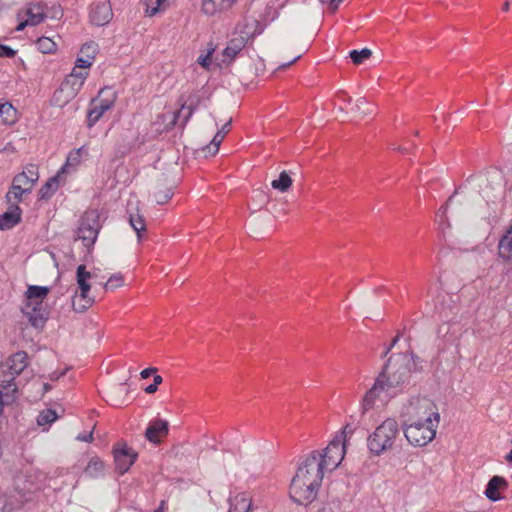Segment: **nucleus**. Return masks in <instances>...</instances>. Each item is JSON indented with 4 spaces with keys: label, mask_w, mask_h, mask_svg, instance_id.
Returning <instances> with one entry per match:
<instances>
[{
    "label": "nucleus",
    "mask_w": 512,
    "mask_h": 512,
    "mask_svg": "<svg viewBox=\"0 0 512 512\" xmlns=\"http://www.w3.org/2000/svg\"><path fill=\"white\" fill-rule=\"evenodd\" d=\"M345 431L337 434L323 450L303 456L289 487L290 498L298 504L312 503L318 495L326 472L334 471L346 454Z\"/></svg>",
    "instance_id": "1"
},
{
    "label": "nucleus",
    "mask_w": 512,
    "mask_h": 512,
    "mask_svg": "<svg viewBox=\"0 0 512 512\" xmlns=\"http://www.w3.org/2000/svg\"><path fill=\"white\" fill-rule=\"evenodd\" d=\"M417 360L418 357L412 352L394 354L379 375L398 391L409 382L412 371L416 370Z\"/></svg>",
    "instance_id": "2"
},
{
    "label": "nucleus",
    "mask_w": 512,
    "mask_h": 512,
    "mask_svg": "<svg viewBox=\"0 0 512 512\" xmlns=\"http://www.w3.org/2000/svg\"><path fill=\"white\" fill-rule=\"evenodd\" d=\"M48 293L49 288L43 286H29L26 292V301L22 312L30 324L37 329L43 328L48 318V311L44 304Z\"/></svg>",
    "instance_id": "3"
},
{
    "label": "nucleus",
    "mask_w": 512,
    "mask_h": 512,
    "mask_svg": "<svg viewBox=\"0 0 512 512\" xmlns=\"http://www.w3.org/2000/svg\"><path fill=\"white\" fill-rule=\"evenodd\" d=\"M399 416L402 423L440 418L436 404L429 398L421 396H412L403 402L399 410Z\"/></svg>",
    "instance_id": "4"
},
{
    "label": "nucleus",
    "mask_w": 512,
    "mask_h": 512,
    "mask_svg": "<svg viewBox=\"0 0 512 512\" xmlns=\"http://www.w3.org/2000/svg\"><path fill=\"white\" fill-rule=\"evenodd\" d=\"M399 434L398 422L394 418H387L368 437V448L375 455L392 450Z\"/></svg>",
    "instance_id": "5"
},
{
    "label": "nucleus",
    "mask_w": 512,
    "mask_h": 512,
    "mask_svg": "<svg viewBox=\"0 0 512 512\" xmlns=\"http://www.w3.org/2000/svg\"><path fill=\"white\" fill-rule=\"evenodd\" d=\"M97 278L94 271L87 270L85 265L76 269L77 290L72 298V307L76 312H84L92 306L95 297L91 294V281Z\"/></svg>",
    "instance_id": "6"
},
{
    "label": "nucleus",
    "mask_w": 512,
    "mask_h": 512,
    "mask_svg": "<svg viewBox=\"0 0 512 512\" xmlns=\"http://www.w3.org/2000/svg\"><path fill=\"white\" fill-rule=\"evenodd\" d=\"M440 418L420 420L411 423H402L403 432L407 441L415 447H423L430 443L436 436Z\"/></svg>",
    "instance_id": "7"
},
{
    "label": "nucleus",
    "mask_w": 512,
    "mask_h": 512,
    "mask_svg": "<svg viewBox=\"0 0 512 512\" xmlns=\"http://www.w3.org/2000/svg\"><path fill=\"white\" fill-rule=\"evenodd\" d=\"M87 76V71H77L73 69L61 83L60 87L54 92L51 98V104L60 108L66 106L77 96Z\"/></svg>",
    "instance_id": "8"
},
{
    "label": "nucleus",
    "mask_w": 512,
    "mask_h": 512,
    "mask_svg": "<svg viewBox=\"0 0 512 512\" xmlns=\"http://www.w3.org/2000/svg\"><path fill=\"white\" fill-rule=\"evenodd\" d=\"M101 227L99 211L89 209L79 219L75 232L76 239L80 240L87 250H90L97 240Z\"/></svg>",
    "instance_id": "9"
},
{
    "label": "nucleus",
    "mask_w": 512,
    "mask_h": 512,
    "mask_svg": "<svg viewBox=\"0 0 512 512\" xmlns=\"http://www.w3.org/2000/svg\"><path fill=\"white\" fill-rule=\"evenodd\" d=\"M396 393L397 391L378 375L373 386L363 396L361 402L362 413H366L377 405H385Z\"/></svg>",
    "instance_id": "10"
},
{
    "label": "nucleus",
    "mask_w": 512,
    "mask_h": 512,
    "mask_svg": "<svg viewBox=\"0 0 512 512\" xmlns=\"http://www.w3.org/2000/svg\"><path fill=\"white\" fill-rule=\"evenodd\" d=\"M116 101V93L111 88L100 90L98 96L92 100L87 115V125L92 127L100 120L103 114L111 109Z\"/></svg>",
    "instance_id": "11"
},
{
    "label": "nucleus",
    "mask_w": 512,
    "mask_h": 512,
    "mask_svg": "<svg viewBox=\"0 0 512 512\" xmlns=\"http://www.w3.org/2000/svg\"><path fill=\"white\" fill-rule=\"evenodd\" d=\"M28 365V355L24 351H19L11 355L1 366L0 369L4 370L6 377H11L14 382L16 376H18Z\"/></svg>",
    "instance_id": "12"
},
{
    "label": "nucleus",
    "mask_w": 512,
    "mask_h": 512,
    "mask_svg": "<svg viewBox=\"0 0 512 512\" xmlns=\"http://www.w3.org/2000/svg\"><path fill=\"white\" fill-rule=\"evenodd\" d=\"M136 458L137 453L130 449L125 443H119L114 448L115 464L120 474L127 472Z\"/></svg>",
    "instance_id": "13"
},
{
    "label": "nucleus",
    "mask_w": 512,
    "mask_h": 512,
    "mask_svg": "<svg viewBox=\"0 0 512 512\" xmlns=\"http://www.w3.org/2000/svg\"><path fill=\"white\" fill-rule=\"evenodd\" d=\"M17 385L12 382L11 377L4 375V370L0 369V414L5 405L13 403L16 399Z\"/></svg>",
    "instance_id": "14"
},
{
    "label": "nucleus",
    "mask_w": 512,
    "mask_h": 512,
    "mask_svg": "<svg viewBox=\"0 0 512 512\" xmlns=\"http://www.w3.org/2000/svg\"><path fill=\"white\" fill-rule=\"evenodd\" d=\"M97 52L98 45L96 43L90 42L84 44L73 69H76L77 71H87V69L91 67Z\"/></svg>",
    "instance_id": "15"
},
{
    "label": "nucleus",
    "mask_w": 512,
    "mask_h": 512,
    "mask_svg": "<svg viewBox=\"0 0 512 512\" xmlns=\"http://www.w3.org/2000/svg\"><path fill=\"white\" fill-rule=\"evenodd\" d=\"M263 29L264 25L252 15L246 16L243 23L237 26V32L239 35L244 36L247 41L260 34Z\"/></svg>",
    "instance_id": "16"
},
{
    "label": "nucleus",
    "mask_w": 512,
    "mask_h": 512,
    "mask_svg": "<svg viewBox=\"0 0 512 512\" xmlns=\"http://www.w3.org/2000/svg\"><path fill=\"white\" fill-rule=\"evenodd\" d=\"M508 488V482L502 476L495 475L493 476L484 491V495L490 501H499L502 499L501 492L505 491Z\"/></svg>",
    "instance_id": "17"
},
{
    "label": "nucleus",
    "mask_w": 512,
    "mask_h": 512,
    "mask_svg": "<svg viewBox=\"0 0 512 512\" xmlns=\"http://www.w3.org/2000/svg\"><path fill=\"white\" fill-rule=\"evenodd\" d=\"M39 179V174L35 166L31 165L22 173L17 174L13 181L18 187L23 188L24 191L31 193L35 183Z\"/></svg>",
    "instance_id": "18"
},
{
    "label": "nucleus",
    "mask_w": 512,
    "mask_h": 512,
    "mask_svg": "<svg viewBox=\"0 0 512 512\" xmlns=\"http://www.w3.org/2000/svg\"><path fill=\"white\" fill-rule=\"evenodd\" d=\"M113 12L108 3L96 4L90 12V20L96 26H104L112 19Z\"/></svg>",
    "instance_id": "19"
},
{
    "label": "nucleus",
    "mask_w": 512,
    "mask_h": 512,
    "mask_svg": "<svg viewBox=\"0 0 512 512\" xmlns=\"http://www.w3.org/2000/svg\"><path fill=\"white\" fill-rule=\"evenodd\" d=\"M247 43L248 41L244 36L237 35L232 37L229 40L226 48L223 50L224 59L222 61L229 64L236 57V55L242 51Z\"/></svg>",
    "instance_id": "20"
},
{
    "label": "nucleus",
    "mask_w": 512,
    "mask_h": 512,
    "mask_svg": "<svg viewBox=\"0 0 512 512\" xmlns=\"http://www.w3.org/2000/svg\"><path fill=\"white\" fill-rule=\"evenodd\" d=\"M497 248L498 257L504 263L512 265V225L500 238Z\"/></svg>",
    "instance_id": "21"
},
{
    "label": "nucleus",
    "mask_w": 512,
    "mask_h": 512,
    "mask_svg": "<svg viewBox=\"0 0 512 512\" xmlns=\"http://www.w3.org/2000/svg\"><path fill=\"white\" fill-rule=\"evenodd\" d=\"M21 220V209L18 205H9L8 210L0 215V229L8 230Z\"/></svg>",
    "instance_id": "22"
},
{
    "label": "nucleus",
    "mask_w": 512,
    "mask_h": 512,
    "mask_svg": "<svg viewBox=\"0 0 512 512\" xmlns=\"http://www.w3.org/2000/svg\"><path fill=\"white\" fill-rule=\"evenodd\" d=\"M236 0H203L202 11L208 16H214L228 10Z\"/></svg>",
    "instance_id": "23"
},
{
    "label": "nucleus",
    "mask_w": 512,
    "mask_h": 512,
    "mask_svg": "<svg viewBox=\"0 0 512 512\" xmlns=\"http://www.w3.org/2000/svg\"><path fill=\"white\" fill-rule=\"evenodd\" d=\"M168 434V422L158 419L154 421L146 430V438L152 443H159L161 437Z\"/></svg>",
    "instance_id": "24"
},
{
    "label": "nucleus",
    "mask_w": 512,
    "mask_h": 512,
    "mask_svg": "<svg viewBox=\"0 0 512 512\" xmlns=\"http://www.w3.org/2000/svg\"><path fill=\"white\" fill-rule=\"evenodd\" d=\"M251 506V496L246 492H241L231 498L228 512H249Z\"/></svg>",
    "instance_id": "25"
},
{
    "label": "nucleus",
    "mask_w": 512,
    "mask_h": 512,
    "mask_svg": "<svg viewBox=\"0 0 512 512\" xmlns=\"http://www.w3.org/2000/svg\"><path fill=\"white\" fill-rule=\"evenodd\" d=\"M89 151L86 146H82L76 150H72L67 157L65 165L62 167L60 174L68 172L69 168H76L82 161V158L88 156Z\"/></svg>",
    "instance_id": "26"
},
{
    "label": "nucleus",
    "mask_w": 512,
    "mask_h": 512,
    "mask_svg": "<svg viewBox=\"0 0 512 512\" xmlns=\"http://www.w3.org/2000/svg\"><path fill=\"white\" fill-rule=\"evenodd\" d=\"M26 501L23 494L20 492L11 493L9 495L3 496V511L12 512L14 510L20 509L24 502Z\"/></svg>",
    "instance_id": "27"
},
{
    "label": "nucleus",
    "mask_w": 512,
    "mask_h": 512,
    "mask_svg": "<svg viewBox=\"0 0 512 512\" xmlns=\"http://www.w3.org/2000/svg\"><path fill=\"white\" fill-rule=\"evenodd\" d=\"M180 101H182L181 108L177 112L174 113L172 124H175L176 119L185 110H186V114L184 117V122L186 123L189 120V118L192 116L193 111L196 107V104L198 103V99L192 95L188 96L186 100H184V97L182 96L180 98Z\"/></svg>",
    "instance_id": "28"
},
{
    "label": "nucleus",
    "mask_w": 512,
    "mask_h": 512,
    "mask_svg": "<svg viewBox=\"0 0 512 512\" xmlns=\"http://www.w3.org/2000/svg\"><path fill=\"white\" fill-rule=\"evenodd\" d=\"M0 117L3 124L13 125L17 121V110L10 103H0Z\"/></svg>",
    "instance_id": "29"
},
{
    "label": "nucleus",
    "mask_w": 512,
    "mask_h": 512,
    "mask_svg": "<svg viewBox=\"0 0 512 512\" xmlns=\"http://www.w3.org/2000/svg\"><path fill=\"white\" fill-rule=\"evenodd\" d=\"M225 136L222 135V133H219L217 131V133L214 135L213 139L211 140L210 144H208L207 146L203 147L201 150H200V153L203 154V157H208V156H213V155H216L219 151V147L222 143V141L224 140Z\"/></svg>",
    "instance_id": "30"
},
{
    "label": "nucleus",
    "mask_w": 512,
    "mask_h": 512,
    "mask_svg": "<svg viewBox=\"0 0 512 512\" xmlns=\"http://www.w3.org/2000/svg\"><path fill=\"white\" fill-rule=\"evenodd\" d=\"M292 184L293 180L286 171H282L279 178L271 182V186L282 193L287 192Z\"/></svg>",
    "instance_id": "31"
},
{
    "label": "nucleus",
    "mask_w": 512,
    "mask_h": 512,
    "mask_svg": "<svg viewBox=\"0 0 512 512\" xmlns=\"http://www.w3.org/2000/svg\"><path fill=\"white\" fill-rule=\"evenodd\" d=\"M26 194L29 193L12 182L11 188L6 194L7 203L9 205H18V203L22 201L23 196Z\"/></svg>",
    "instance_id": "32"
},
{
    "label": "nucleus",
    "mask_w": 512,
    "mask_h": 512,
    "mask_svg": "<svg viewBox=\"0 0 512 512\" xmlns=\"http://www.w3.org/2000/svg\"><path fill=\"white\" fill-rule=\"evenodd\" d=\"M105 291H113L125 285V277L122 273L112 274L105 283H101Z\"/></svg>",
    "instance_id": "33"
},
{
    "label": "nucleus",
    "mask_w": 512,
    "mask_h": 512,
    "mask_svg": "<svg viewBox=\"0 0 512 512\" xmlns=\"http://www.w3.org/2000/svg\"><path fill=\"white\" fill-rule=\"evenodd\" d=\"M103 470H104L103 462L99 458L93 457L88 462L84 472L89 477L95 478V477H98L99 475H101L103 473Z\"/></svg>",
    "instance_id": "34"
},
{
    "label": "nucleus",
    "mask_w": 512,
    "mask_h": 512,
    "mask_svg": "<svg viewBox=\"0 0 512 512\" xmlns=\"http://www.w3.org/2000/svg\"><path fill=\"white\" fill-rule=\"evenodd\" d=\"M60 173H58L55 177L49 179L44 186L39 190L40 199H48L54 193V191L58 188V179L60 177Z\"/></svg>",
    "instance_id": "35"
},
{
    "label": "nucleus",
    "mask_w": 512,
    "mask_h": 512,
    "mask_svg": "<svg viewBox=\"0 0 512 512\" xmlns=\"http://www.w3.org/2000/svg\"><path fill=\"white\" fill-rule=\"evenodd\" d=\"M173 195V188L172 187H166L164 185H158L154 192V198L155 201L163 205L167 203Z\"/></svg>",
    "instance_id": "36"
},
{
    "label": "nucleus",
    "mask_w": 512,
    "mask_h": 512,
    "mask_svg": "<svg viewBox=\"0 0 512 512\" xmlns=\"http://www.w3.org/2000/svg\"><path fill=\"white\" fill-rule=\"evenodd\" d=\"M214 51L215 48L212 45H209L206 52L201 53L197 58V63L206 71H209L212 67V56Z\"/></svg>",
    "instance_id": "37"
},
{
    "label": "nucleus",
    "mask_w": 512,
    "mask_h": 512,
    "mask_svg": "<svg viewBox=\"0 0 512 512\" xmlns=\"http://www.w3.org/2000/svg\"><path fill=\"white\" fill-rule=\"evenodd\" d=\"M129 222L131 227L136 231L138 238H140V233L146 230V223L143 216L138 213H131L129 215Z\"/></svg>",
    "instance_id": "38"
},
{
    "label": "nucleus",
    "mask_w": 512,
    "mask_h": 512,
    "mask_svg": "<svg viewBox=\"0 0 512 512\" xmlns=\"http://www.w3.org/2000/svg\"><path fill=\"white\" fill-rule=\"evenodd\" d=\"M58 418L56 411L52 409H46L42 411L37 417V423L39 426H45L53 423Z\"/></svg>",
    "instance_id": "39"
},
{
    "label": "nucleus",
    "mask_w": 512,
    "mask_h": 512,
    "mask_svg": "<svg viewBox=\"0 0 512 512\" xmlns=\"http://www.w3.org/2000/svg\"><path fill=\"white\" fill-rule=\"evenodd\" d=\"M27 16H28V23H30V26H36L38 25L39 23H41L44 18H45V15L44 13L40 10V8H35V7H30L28 10H27Z\"/></svg>",
    "instance_id": "40"
},
{
    "label": "nucleus",
    "mask_w": 512,
    "mask_h": 512,
    "mask_svg": "<svg viewBox=\"0 0 512 512\" xmlns=\"http://www.w3.org/2000/svg\"><path fill=\"white\" fill-rule=\"evenodd\" d=\"M167 0H151L146 2V13L149 16H154L158 12L165 10Z\"/></svg>",
    "instance_id": "41"
},
{
    "label": "nucleus",
    "mask_w": 512,
    "mask_h": 512,
    "mask_svg": "<svg viewBox=\"0 0 512 512\" xmlns=\"http://www.w3.org/2000/svg\"><path fill=\"white\" fill-rule=\"evenodd\" d=\"M36 44L42 53H52L56 50V43L48 37L39 38Z\"/></svg>",
    "instance_id": "42"
},
{
    "label": "nucleus",
    "mask_w": 512,
    "mask_h": 512,
    "mask_svg": "<svg viewBox=\"0 0 512 512\" xmlns=\"http://www.w3.org/2000/svg\"><path fill=\"white\" fill-rule=\"evenodd\" d=\"M372 55V51L368 48H363L362 50H353L350 52V58L353 63L356 65L361 64L364 60L369 59Z\"/></svg>",
    "instance_id": "43"
},
{
    "label": "nucleus",
    "mask_w": 512,
    "mask_h": 512,
    "mask_svg": "<svg viewBox=\"0 0 512 512\" xmlns=\"http://www.w3.org/2000/svg\"><path fill=\"white\" fill-rule=\"evenodd\" d=\"M15 54H16L15 50H13L12 48H10L8 46L0 44V57L12 58L15 56Z\"/></svg>",
    "instance_id": "44"
},
{
    "label": "nucleus",
    "mask_w": 512,
    "mask_h": 512,
    "mask_svg": "<svg viewBox=\"0 0 512 512\" xmlns=\"http://www.w3.org/2000/svg\"><path fill=\"white\" fill-rule=\"evenodd\" d=\"M157 372V369L155 367H149V368H146L144 370L141 371L140 373V377L142 379H147L149 378L151 375H154L156 374Z\"/></svg>",
    "instance_id": "45"
},
{
    "label": "nucleus",
    "mask_w": 512,
    "mask_h": 512,
    "mask_svg": "<svg viewBox=\"0 0 512 512\" xmlns=\"http://www.w3.org/2000/svg\"><path fill=\"white\" fill-rule=\"evenodd\" d=\"M437 216H439L441 218V222H446L447 221V206H442L438 213H437Z\"/></svg>",
    "instance_id": "46"
},
{
    "label": "nucleus",
    "mask_w": 512,
    "mask_h": 512,
    "mask_svg": "<svg viewBox=\"0 0 512 512\" xmlns=\"http://www.w3.org/2000/svg\"><path fill=\"white\" fill-rule=\"evenodd\" d=\"M77 440L83 441V442H89V443L92 442L94 440L93 431H91L87 435H78Z\"/></svg>",
    "instance_id": "47"
},
{
    "label": "nucleus",
    "mask_w": 512,
    "mask_h": 512,
    "mask_svg": "<svg viewBox=\"0 0 512 512\" xmlns=\"http://www.w3.org/2000/svg\"><path fill=\"white\" fill-rule=\"evenodd\" d=\"M231 122L232 120L230 119L228 122H226L220 130H218L219 133H222V135L226 136V134L229 132L230 130V125H231Z\"/></svg>",
    "instance_id": "48"
},
{
    "label": "nucleus",
    "mask_w": 512,
    "mask_h": 512,
    "mask_svg": "<svg viewBox=\"0 0 512 512\" xmlns=\"http://www.w3.org/2000/svg\"><path fill=\"white\" fill-rule=\"evenodd\" d=\"M343 0H330L329 1V7L330 9L334 12L338 9V6L339 4L342 2Z\"/></svg>",
    "instance_id": "49"
},
{
    "label": "nucleus",
    "mask_w": 512,
    "mask_h": 512,
    "mask_svg": "<svg viewBox=\"0 0 512 512\" xmlns=\"http://www.w3.org/2000/svg\"><path fill=\"white\" fill-rule=\"evenodd\" d=\"M158 387L155 384H150L145 388L147 394H153L157 391Z\"/></svg>",
    "instance_id": "50"
},
{
    "label": "nucleus",
    "mask_w": 512,
    "mask_h": 512,
    "mask_svg": "<svg viewBox=\"0 0 512 512\" xmlns=\"http://www.w3.org/2000/svg\"><path fill=\"white\" fill-rule=\"evenodd\" d=\"M162 381V376L154 374L153 384H155L158 387L162 383Z\"/></svg>",
    "instance_id": "51"
},
{
    "label": "nucleus",
    "mask_w": 512,
    "mask_h": 512,
    "mask_svg": "<svg viewBox=\"0 0 512 512\" xmlns=\"http://www.w3.org/2000/svg\"><path fill=\"white\" fill-rule=\"evenodd\" d=\"M166 510V502L161 501L159 507L154 512H165Z\"/></svg>",
    "instance_id": "52"
},
{
    "label": "nucleus",
    "mask_w": 512,
    "mask_h": 512,
    "mask_svg": "<svg viewBox=\"0 0 512 512\" xmlns=\"http://www.w3.org/2000/svg\"><path fill=\"white\" fill-rule=\"evenodd\" d=\"M28 25L30 26V23H28V19H27L26 21L21 22V23L17 26L16 30H17V31H22V30H23L26 26H28Z\"/></svg>",
    "instance_id": "53"
},
{
    "label": "nucleus",
    "mask_w": 512,
    "mask_h": 512,
    "mask_svg": "<svg viewBox=\"0 0 512 512\" xmlns=\"http://www.w3.org/2000/svg\"><path fill=\"white\" fill-rule=\"evenodd\" d=\"M300 58V55L299 56H296L291 62H289L288 64H283L279 67V69H282V68H285L287 66H289L290 64L294 63L297 59Z\"/></svg>",
    "instance_id": "54"
},
{
    "label": "nucleus",
    "mask_w": 512,
    "mask_h": 512,
    "mask_svg": "<svg viewBox=\"0 0 512 512\" xmlns=\"http://www.w3.org/2000/svg\"><path fill=\"white\" fill-rule=\"evenodd\" d=\"M398 339H399V337H398V336H396V337L393 339L392 344L388 347V349H387L386 353H387V352H388V351H389V350H390V349L395 345V343H397Z\"/></svg>",
    "instance_id": "55"
},
{
    "label": "nucleus",
    "mask_w": 512,
    "mask_h": 512,
    "mask_svg": "<svg viewBox=\"0 0 512 512\" xmlns=\"http://www.w3.org/2000/svg\"><path fill=\"white\" fill-rule=\"evenodd\" d=\"M260 65H261V69H259V68H258V66H256V67L254 68V71H255V73H256V74L259 72V70H263L264 64H263V62H262V60H261V59H260Z\"/></svg>",
    "instance_id": "56"
},
{
    "label": "nucleus",
    "mask_w": 512,
    "mask_h": 512,
    "mask_svg": "<svg viewBox=\"0 0 512 512\" xmlns=\"http://www.w3.org/2000/svg\"><path fill=\"white\" fill-rule=\"evenodd\" d=\"M506 460H507L508 462H511V463H512V448H511L510 453L506 456Z\"/></svg>",
    "instance_id": "57"
},
{
    "label": "nucleus",
    "mask_w": 512,
    "mask_h": 512,
    "mask_svg": "<svg viewBox=\"0 0 512 512\" xmlns=\"http://www.w3.org/2000/svg\"><path fill=\"white\" fill-rule=\"evenodd\" d=\"M502 9H503L504 11H508V9H509V2H508V1H506V2L504 3V5H503Z\"/></svg>",
    "instance_id": "58"
},
{
    "label": "nucleus",
    "mask_w": 512,
    "mask_h": 512,
    "mask_svg": "<svg viewBox=\"0 0 512 512\" xmlns=\"http://www.w3.org/2000/svg\"><path fill=\"white\" fill-rule=\"evenodd\" d=\"M365 103H366V101L364 99H359L357 101V107L360 108V104H365Z\"/></svg>",
    "instance_id": "59"
},
{
    "label": "nucleus",
    "mask_w": 512,
    "mask_h": 512,
    "mask_svg": "<svg viewBox=\"0 0 512 512\" xmlns=\"http://www.w3.org/2000/svg\"><path fill=\"white\" fill-rule=\"evenodd\" d=\"M44 388H45V390L47 391V390H49V388H50V387H49V385H48V384H45V385H44Z\"/></svg>",
    "instance_id": "60"
},
{
    "label": "nucleus",
    "mask_w": 512,
    "mask_h": 512,
    "mask_svg": "<svg viewBox=\"0 0 512 512\" xmlns=\"http://www.w3.org/2000/svg\"><path fill=\"white\" fill-rule=\"evenodd\" d=\"M151 0H146V2H150Z\"/></svg>",
    "instance_id": "61"
}]
</instances>
